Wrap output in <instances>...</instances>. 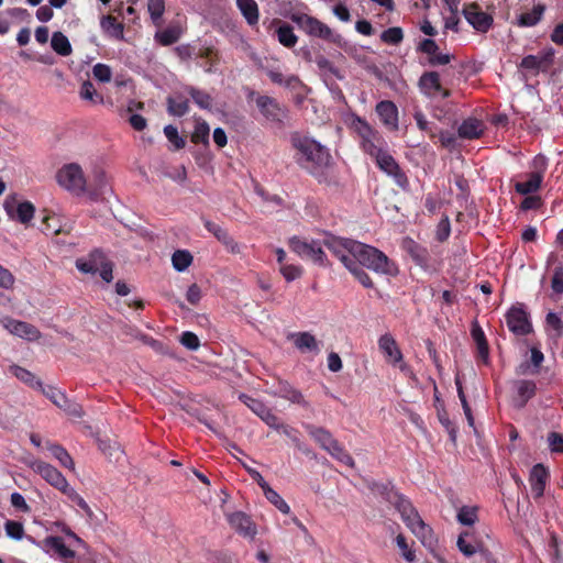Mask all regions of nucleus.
Wrapping results in <instances>:
<instances>
[{
    "mask_svg": "<svg viewBox=\"0 0 563 563\" xmlns=\"http://www.w3.org/2000/svg\"><path fill=\"white\" fill-rule=\"evenodd\" d=\"M516 391L518 405L523 406L534 395L536 384L532 380H519Z\"/></svg>",
    "mask_w": 563,
    "mask_h": 563,
    "instance_id": "obj_41",
    "label": "nucleus"
},
{
    "mask_svg": "<svg viewBox=\"0 0 563 563\" xmlns=\"http://www.w3.org/2000/svg\"><path fill=\"white\" fill-rule=\"evenodd\" d=\"M239 399L258 417L266 408L265 404L261 400L254 399L245 394H240Z\"/></svg>",
    "mask_w": 563,
    "mask_h": 563,
    "instance_id": "obj_61",
    "label": "nucleus"
},
{
    "mask_svg": "<svg viewBox=\"0 0 563 563\" xmlns=\"http://www.w3.org/2000/svg\"><path fill=\"white\" fill-rule=\"evenodd\" d=\"M209 134H210V126L209 124L202 120L197 119L195 124V130L191 134V142L195 144H209Z\"/></svg>",
    "mask_w": 563,
    "mask_h": 563,
    "instance_id": "obj_39",
    "label": "nucleus"
},
{
    "mask_svg": "<svg viewBox=\"0 0 563 563\" xmlns=\"http://www.w3.org/2000/svg\"><path fill=\"white\" fill-rule=\"evenodd\" d=\"M353 126L355 132L361 137V141L366 137L375 136V132H377L364 119L361 118H356V120H354Z\"/></svg>",
    "mask_w": 563,
    "mask_h": 563,
    "instance_id": "obj_57",
    "label": "nucleus"
},
{
    "mask_svg": "<svg viewBox=\"0 0 563 563\" xmlns=\"http://www.w3.org/2000/svg\"><path fill=\"white\" fill-rule=\"evenodd\" d=\"M291 145L296 150V163L319 181L324 177V169L331 163L329 150L309 136L295 133Z\"/></svg>",
    "mask_w": 563,
    "mask_h": 563,
    "instance_id": "obj_1",
    "label": "nucleus"
},
{
    "mask_svg": "<svg viewBox=\"0 0 563 563\" xmlns=\"http://www.w3.org/2000/svg\"><path fill=\"white\" fill-rule=\"evenodd\" d=\"M477 512L476 506H462L457 511L456 519L461 525L471 527L478 519Z\"/></svg>",
    "mask_w": 563,
    "mask_h": 563,
    "instance_id": "obj_44",
    "label": "nucleus"
},
{
    "mask_svg": "<svg viewBox=\"0 0 563 563\" xmlns=\"http://www.w3.org/2000/svg\"><path fill=\"white\" fill-rule=\"evenodd\" d=\"M198 56L205 59V62L201 64V67H203L206 73L212 74L216 71V65L220 60V56L217 51H214L212 47H206L199 51Z\"/></svg>",
    "mask_w": 563,
    "mask_h": 563,
    "instance_id": "obj_37",
    "label": "nucleus"
},
{
    "mask_svg": "<svg viewBox=\"0 0 563 563\" xmlns=\"http://www.w3.org/2000/svg\"><path fill=\"white\" fill-rule=\"evenodd\" d=\"M46 547L53 549L62 560H70L75 558V551L67 548L60 537H47L44 540Z\"/></svg>",
    "mask_w": 563,
    "mask_h": 563,
    "instance_id": "obj_32",
    "label": "nucleus"
},
{
    "mask_svg": "<svg viewBox=\"0 0 563 563\" xmlns=\"http://www.w3.org/2000/svg\"><path fill=\"white\" fill-rule=\"evenodd\" d=\"M57 184L75 196H81L86 191L87 180L82 168L76 163L65 164L56 173Z\"/></svg>",
    "mask_w": 563,
    "mask_h": 563,
    "instance_id": "obj_4",
    "label": "nucleus"
},
{
    "mask_svg": "<svg viewBox=\"0 0 563 563\" xmlns=\"http://www.w3.org/2000/svg\"><path fill=\"white\" fill-rule=\"evenodd\" d=\"M386 499L395 506L407 528L420 540L422 545L427 548L437 560L442 561L440 554L437 553L438 538L433 529L422 520L412 504L404 496L393 492L386 493Z\"/></svg>",
    "mask_w": 563,
    "mask_h": 563,
    "instance_id": "obj_2",
    "label": "nucleus"
},
{
    "mask_svg": "<svg viewBox=\"0 0 563 563\" xmlns=\"http://www.w3.org/2000/svg\"><path fill=\"white\" fill-rule=\"evenodd\" d=\"M385 141L379 132H375V136L366 137L361 141L363 151L371 157H375L382 151H384Z\"/></svg>",
    "mask_w": 563,
    "mask_h": 563,
    "instance_id": "obj_31",
    "label": "nucleus"
},
{
    "mask_svg": "<svg viewBox=\"0 0 563 563\" xmlns=\"http://www.w3.org/2000/svg\"><path fill=\"white\" fill-rule=\"evenodd\" d=\"M451 233V224L448 216H444L437 225L435 239L439 242H445Z\"/></svg>",
    "mask_w": 563,
    "mask_h": 563,
    "instance_id": "obj_60",
    "label": "nucleus"
},
{
    "mask_svg": "<svg viewBox=\"0 0 563 563\" xmlns=\"http://www.w3.org/2000/svg\"><path fill=\"white\" fill-rule=\"evenodd\" d=\"M236 7L250 26L258 23L260 10L255 0H236Z\"/></svg>",
    "mask_w": 563,
    "mask_h": 563,
    "instance_id": "obj_24",
    "label": "nucleus"
},
{
    "mask_svg": "<svg viewBox=\"0 0 563 563\" xmlns=\"http://www.w3.org/2000/svg\"><path fill=\"white\" fill-rule=\"evenodd\" d=\"M373 158L375 159L378 168L385 172L387 175H389L394 169H396L397 166H399L395 158L385 150Z\"/></svg>",
    "mask_w": 563,
    "mask_h": 563,
    "instance_id": "obj_46",
    "label": "nucleus"
},
{
    "mask_svg": "<svg viewBox=\"0 0 563 563\" xmlns=\"http://www.w3.org/2000/svg\"><path fill=\"white\" fill-rule=\"evenodd\" d=\"M419 87L427 96L441 93L443 98L450 96V90L443 89L440 82V76L437 71H426L419 79Z\"/></svg>",
    "mask_w": 563,
    "mask_h": 563,
    "instance_id": "obj_17",
    "label": "nucleus"
},
{
    "mask_svg": "<svg viewBox=\"0 0 563 563\" xmlns=\"http://www.w3.org/2000/svg\"><path fill=\"white\" fill-rule=\"evenodd\" d=\"M307 430L309 434L320 444V446L327 452L330 451L333 445L338 442L332 434L323 429L313 426H308Z\"/></svg>",
    "mask_w": 563,
    "mask_h": 563,
    "instance_id": "obj_28",
    "label": "nucleus"
},
{
    "mask_svg": "<svg viewBox=\"0 0 563 563\" xmlns=\"http://www.w3.org/2000/svg\"><path fill=\"white\" fill-rule=\"evenodd\" d=\"M102 258H103L102 253L99 250H95L93 252L90 253L89 260H87V261L77 260L76 267L81 273L96 274L99 271L98 260H102Z\"/></svg>",
    "mask_w": 563,
    "mask_h": 563,
    "instance_id": "obj_36",
    "label": "nucleus"
},
{
    "mask_svg": "<svg viewBox=\"0 0 563 563\" xmlns=\"http://www.w3.org/2000/svg\"><path fill=\"white\" fill-rule=\"evenodd\" d=\"M203 225L229 253L240 254L242 252L243 246L234 240L227 229L210 220H205Z\"/></svg>",
    "mask_w": 563,
    "mask_h": 563,
    "instance_id": "obj_12",
    "label": "nucleus"
},
{
    "mask_svg": "<svg viewBox=\"0 0 563 563\" xmlns=\"http://www.w3.org/2000/svg\"><path fill=\"white\" fill-rule=\"evenodd\" d=\"M189 96L192 98L195 103L200 107L201 109H210L212 104V98L211 96L202 90H199L195 87H190L188 89Z\"/></svg>",
    "mask_w": 563,
    "mask_h": 563,
    "instance_id": "obj_53",
    "label": "nucleus"
},
{
    "mask_svg": "<svg viewBox=\"0 0 563 563\" xmlns=\"http://www.w3.org/2000/svg\"><path fill=\"white\" fill-rule=\"evenodd\" d=\"M463 14L467 22L479 32L489 30L493 19L490 15L482 11L477 3H468L463 9Z\"/></svg>",
    "mask_w": 563,
    "mask_h": 563,
    "instance_id": "obj_14",
    "label": "nucleus"
},
{
    "mask_svg": "<svg viewBox=\"0 0 563 563\" xmlns=\"http://www.w3.org/2000/svg\"><path fill=\"white\" fill-rule=\"evenodd\" d=\"M10 372L21 382L27 384L29 386L33 388H37L42 391V388H44L43 383L35 377L33 373L30 371L20 367L18 365L10 366Z\"/></svg>",
    "mask_w": 563,
    "mask_h": 563,
    "instance_id": "obj_34",
    "label": "nucleus"
},
{
    "mask_svg": "<svg viewBox=\"0 0 563 563\" xmlns=\"http://www.w3.org/2000/svg\"><path fill=\"white\" fill-rule=\"evenodd\" d=\"M386 362L387 364L399 368L404 374L415 377L412 371L405 363L402 354H386Z\"/></svg>",
    "mask_w": 563,
    "mask_h": 563,
    "instance_id": "obj_58",
    "label": "nucleus"
},
{
    "mask_svg": "<svg viewBox=\"0 0 563 563\" xmlns=\"http://www.w3.org/2000/svg\"><path fill=\"white\" fill-rule=\"evenodd\" d=\"M542 180V175L530 172L526 175V179L518 181L515 187L517 192L521 195H530L538 191Z\"/></svg>",
    "mask_w": 563,
    "mask_h": 563,
    "instance_id": "obj_27",
    "label": "nucleus"
},
{
    "mask_svg": "<svg viewBox=\"0 0 563 563\" xmlns=\"http://www.w3.org/2000/svg\"><path fill=\"white\" fill-rule=\"evenodd\" d=\"M345 268L355 277V279L365 288H373L374 283L369 275L364 269L365 267H362L356 263L355 260H353Z\"/></svg>",
    "mask_w": 563,
    "mask_h": 563,
    "instance_id": "obj_40",
    "label": "nucleus"
},
{
    "mask_svg": "<svg viewBox=\"0 0 563 563\" xmlns=\"http://www.w3.org/2000/svg\"><path fill=\"white\" fill-rule=\"evenodd\" d=\"M549 449L552 453H563V434L550 432L547 438Z\"/></svg>",
    "mask_w": 563,
    "mask_h": 563,
    "instance_id": "obj_64",
    "label": "nucleus"
},
{
    "mask_svg": "<svg viewBox=\"0 0 563 563\" xmlns=\"http://www.w3.org/2000/svg\"><path fill=\"white\" fill-rule=\"evenodd\" d=\"M29 466L63 494L70 487L64 475L53 465L40 460H33L29 462Z\"/></svg>",
    "mask_w": 563,
    "mask_h": 563,
    "instance_id": "obj_9",
    "label": "nucleus"
},
{
    "mask_svg": "<svg viewBox=\"0 0 563 563\" xmlns=\"http://www.w3.org/2000/svg\"><path fill=\"white\" fill-rule=\"evenodd\" d=\"M333 457L339 460L340 462L349 465L351 467L354 466L353 457L336 442L333 448L328 451Z\"/></svg>",
    "mask_w": 563,
    "mask_h": 563,
    "instance_id": "obj_59",
    "label": "nucleus"
},
{
    "mask_svg": "<svg viewBox=\"0 0 563 563\" xmlns=\"http://www.w3.org/2000/svg\"><path fill=\"white\" fill-rule=\"evenodd\" d=\"M5 327L10 333L27 341H35L41 336L37 328L24 321L9 320Z\"/></svg>",
    "mask_w": 563,
    "mask_h": 563,
    "instance_id": "obj_19",
    "label": "nucleus"
},
{
    "mask_svg": "<svg viewBox=\"0 0 563 563\" xmlns=\"http://www.w3.org/2000/svg\"><path fill=\"white\" fill-rule=\"evenodd\" d=\"M275 395L285 399H288L292 404H298L303 407L308 406V402L305 400L302 394L291 387L288 383H280Z\"/></svg>",
    "mask_w": 563,
    "mask_h": 563,
    "instance_id": "obj_29",
    "label": "nucleus"
},
{
    "mask_svg": "<svg viewBox=\"0 0 563 563\" xmlns=\"http://www.w3.org/2000/svg\"><path fill=\"white\" fill-rule=\"evenodd\" d=\"M265 71L272 82L276 85L285 86L287 88H295L300 84V79L296 75H289L287 78H285L279 70L266 68Z\"/></svg>",
    "mask_w": 563,
    "mask_h": 563,
    "instance_id": "obj_38",
    "label": "nucleus"
},
{
    "mask_svg": "<svg viewBox=\"0 0 563 563\" xmlns=\"http://www.w3.org/2000/svg\"><path fill=\"white\" fill-rule=\"evenodd\" d=\"M172 263L177 272H184L191 265L192 255L186 250H177L172 256Z\"/></svg>",
    "mask_w": 563,
    "mask_h": 563,
    "instance_id": "obj_45",
    "label": "nucleus"
},
{
    "mask_svg": "<svg viewBox=\"0 0 563 563\" xmlns=\"http://www.w3.org/2000/svg\"><path fill=\"white\" fill-rule=\"evenodd\" d=\"M92 74L100 82H109L112 77L111 68L102 63H98L92 67Z\"/></svg>",
    "mask_w": 563,
    "mask_h": 563,
    "instance_id": "obj_62",
    "label": "nucleus"
},
{
    "mask_svg": "<svg viewBox=\"0 0 563 563\" xmlns=\"http://www.w3.org/2000/svg\"><path fill=\"white\" fill-rule=\"evenodd\" d=\"M404 249L411 256V258L417 265L423 268H427L429 266L430 254L424 246H421L412 239H406L404 241Z\"/></svg>",
    "mask_w": 563,
    "mask_h": 563,
    "instance_id": "obj_21",
    "label": "nucleus"
},
{
    "mask_svg": "<svg viewBox=\"0 0 563 563\" xmlns=\"http://www.w3.org/2000/svg\"><path fill=\"white\" fill-rule=\"evenodd\" d=\"M180 37V32L175 27H167L155 34V40L163 46L175 44Z\"/></svg>",
    "mask_w": 563,
    "mask_h": 563,
    "instance_id": "obj_50",
    "label": "nucleus"
},
{
    "mask_svg": "<svg viewBox=\"0 0 563 563\" xmlns=\"http://www.w3.org/2000/svg\"><path fill=\"white\" fill-rule=\"evenodd\" d=\"M549 477L548 470L542 464L533 466L530 473V487L534 497L539 498L543 495L545 484Z\"/></svg>",
    "mask_w": 563,
    "mask_h": 563,
    "instance_id": "obj_20",
    "label": "nucleus"
},
{
    "mask_svg": "<svg viewBox=\"0 0 563 563\" xmlns=\"http://www.w3.org/2000/svg\"><path fill=\"white\" fill-rule=\"evenodd\" d=\"M79 95L81 99L89 100L93 103L103 102V97L97 92L93 84L89 80L82 82Z\"/></svg>",
    "mask_w": 563,
    "mask_h": 563,
    "instance_id": "obj_52",
    "label": "nucleus"
},
{
    "mask_svg": "<svg viewBox=\"0 0 563 563\" xmlns=\"http://www.w3.org/2000/svg\"><path fill=\"white\" fill-rule=\"evenodd\" d=\"M100 26L109 36L115 40H123L124 26L115 16L111 14L103 15L100 21Z\"/></svg>",
    "mask_w": 563,
    "mask_h": 563,
    "instance_id": "obj_26",
    "label": "nucleus"
},
{
    "mask_svg": "<svg viewBox=\"0 0 563 563\" xmlns=\"http://www.w3.org/2000/svg\"><path fill=\"white\" fill-rule=\"evenodd\" d=\"M545 7L542 4H537L533 7L531 11L523 12L519 16V25L521 26H533L536 25L542 18Z\"/></svg>",
    "mask_w": 563,
    "mask_h": 563,
    "instance_id": "obj_42",
    "label": "nucleus"
},
{
    "mask_svg": "<svg viewBox=\"0 0 563 563\" xmlns=\"http://www.w3.org/2000/svg\"><path fill=\"white\" fill-rule=\"evenodd\" d=\"M290 19L310 36L319 37L331 43H338L341 38L339 34H334L327 24L314 16L306 13H295Z\"/></svg>",
    "mask_w": 563,
    "mask_h": 563,
    "instance_id": "obj_7",
    "label": "nucleus"
},
{
    "mask_svg": "<svg viewBox=\"0 0 563 563\" xmlns=\"http://www.w3.org/2000/svg\"><path fill=\"white\" fill-rule=\"evenodd\" d=\"M4 528L8 537L14 540H21L23 538L24 529L21 522L8 520Z\"/></svg>",
    "mask_w": 563,
    "mask_h": 563,
    "instance_id": "obj_63",
    "label": "nucleus"
},
{
    "mask_svg": "<svg viewBox=\"0 0 563 563\" xmlns=\"http://www.w3.org/2000/svg\"><path fill=\"white\" fill-rule=\"evenodd\" d=\"M164 134L176 150H181L186 146V141L183 136L179 135L176 126L172 124L166 125L164 128Z\"/></svg>",
    "mask_w": 563,
    "mask_h": 563,
    "instance_id": "obj_56",
    "label": "nucleus"
},
{
    "mask_svg": "<svg viewBox=\"0 0 563 563\" xmlns=\"http://www.w3.org/2000/svg\"><path fill=\"white\" fill-rule=\"evenodd\" d=\"M471 335L477 345V352H488V342L485 333L476 320L472 322Z\"/></svg>",
    "mask_w": 563,
    "mask_h": 563,
    "instance_id": "obj_47",
    "label": "nucleus"
},
{
    "mask_svg": "<svg viewBox=\"0 0 563 563\" xmlns=\"http://www.w3.org/2000/svg\"><path fill=\"white\" fill-rule=\"evenodd\" d=\"M375 110L385 126L393 131L398 130V108L393 101H379Z\"/></svg>",
    "mask_w": 563,
    "mask_h": 563,
    "instance_id": "obj_16",
    "label": "nucleus"
},
{
    "mask_svg": "<svg viewBox=\"0 0 563 563\" xmlns=\"http://www.w3.org/2000/svg\"><path fill=\"white\" fill-rule=\"evenodd\" d=\"M545 331L554 340L563 335V320L555 312H548L545 317Z\"/></svg>",
    "mask_w": 563,
    "mask_h": 563,
    "instance_id": "obj_33",
    "label": "nucleus"
},
{
    "mask_svg": "<svg viewBox=\"0 0 563 563\" xmlns=\"http://www.w3.org/2000/svg\"><path fill=\"white\" fill-rule=\"evenodd\" d=\"M506 321L509 330L517 335H526L532 331L529 316L522 308L512 307L506 316Z\"/></svg>",
    "mask_w": 563,
    "mask_h": 563,
    "instance_id": "obj_13",
    "label": "nucleus"
},
{
    "mask_svg": "<svg viewBox=\"0 0 563 563\" xmlns=\"http://www.w3.org/2000/svg\"><path fill=\"white\" fill-rule=\"evenodd\" d=\"M353 258L358 265L376 274L395 276L398 273L397 265L384 252L362 242L354 249Z\"/></svg>",
    "mask_w": 563,
    "mask_h": 563,
    "instance_id": "obj_3",
    "label": "nucleus"
},
{
    "mask_svg": "<svg viewBox=\"0 0 563 563\" xmlns=\"http://www.w3.org/2000/svg\"><path fill=\"white\" fill-rule=\"evenodd\" d=\"M287 339L294 343V346L298 350H310L317 351L319 350L318 342L316 338L309 332H295L289 333Z\"/></svg>",
    "mask_w": 563,
    "mask_h": 563,
    "instance_id": "obj_25",
    "label": "nucleus"
},
{
    "mask_svg": "<svg viewBox=\"0 0 563 563\" xmlns=\"http://www.w3.org/2000/svg\"><path fill=\"white\" fill-rule=\"evenodd\" d=\"M46 448L52 455L60 463L62 466L69 471H75V463L69 453L59 444L46 443Z\"/></svg>",
    "mask_w": 563,
    "mask_h": 563,
    "instance_id": "obj_30",
    "label": "nucleus"
},
{
    "mask_svg": "<svg viewBox=\"0 0 563 563\" xmlns=\"http://www.w3.org/2000/svg\"><path fill=\"white\" fill-rule=\"evenodd\" d=\"M42 393L53 401L55 406L59 409L64 410L68 416L74 418H81L84 416L82 407L69 400L62 391L58 389L47 386L42 388Z\"/></svg>",
    "mask_w": 563,
    "mask_h": 563,
    "instance_id": "obj_11",
    "label": "nucleus"
},
{
    "mask_svg": "<svg viewBox=\"0 0 563 563\" xmlns=\"http://www.w3.org/2000/svg\"><path fill=\"white\" fill-rule=\"evenodd\" d=\"M289 246L292 252L298 254L303 260L311 261L321 267H329L331 265L327 254L322 250V241H307L298 236H292L289 240Z\"/></svg>",
    "mask_w": 563,
    "mask_h": 563,
    "instance_id": "obj_5",
    "label": "nucleus"
},
{
    "mask_svg": "<svg viewBox=\"0 0 563 563\" xmlns=\"http://www.w3.org/2000/svg\"><path fill=\"white\" fill-rule=\"evenodd\" d=\"M168 113L175 117H183L189 111V101L183 97L167 99Z\"/></svg>",
    "mask_w": 563,
    "mask_h": 563,
    "instance_id": "obj_43",
    "label": "nucleus"
},
{
    "mask_svg": "<svg viewBox=\"0 0 563 563\" xmlns=\"http://www.w3.org/2000/svg\"><path fill=\"white\" fill-rule=\"evenodd\" d=\"M358 241L335 236L333 234H325L322 244L327 247L342 264L347 266L354 258V249H356Z\"/></svg>",
    "mask_w": 563,
    "mask_h": 563,
    "instance_id": "obj_8",
    "label": "nucleus"
},
{
    "mask_svg": "<svg viewBox=\"0 0 563 563\" xmlns=\"http://www.w3.org/2000/svg\"><path fill=\"white\" fill-rule=\"evenodd\" d=\"M544 354H531L529 362H523L518 367V373L522 375L536 374L544 360Z\"/></svg>",
    "mask_w": 563,
    "mask_h": 563,
    "instance_id": "obj_51",
    "label": "nucleus"
},
{
    "mask_svg": "<svg viewBox=\"0 0 563 563\" xmlns=\"http://www.w3.org/2000/svg\"><path fill=\"white\" fill-rule=\"evenodd\" d=\"M228 520L230 526L245 538L253 539L257 533L256 525L242 511H235L229 515Z\"/></svg>",
    "mask_w": 563,
    "mask_h": 563,
    "instance_id": "obj_15",
    "label": "nucleus"
},
{
    "mask_svg": "<svg viewBox=\"0 0 563 563\" xmlns=\"http://www.w3.org/2000/svg\"><path fill=\"white\" fill-rule=\"evenodd\" d=\"M413 118H415V121H416L419 130L428 133L431 139L437 137V135H438L437 125L429 122L427 120L426 115L421 111L415 112Z\"/></svg>",
    "mask_w": 563,
    "mask_h": 563,
    "instance_id": "obj_54",
    "label": "nucleus"
},
{
    "mask_svg": "<svg viewBox=\"0 0 563 563\" xmlns=\"http://www.w3.org/2000/svg\"><path fill=\"white\" fill-rule=\"evenodd\" d=\"M4 209L11 219L19 221L22 224H27L34 217L35 207L30 201H23L14 207L13 203L5 201Z\"/></svg>",
    "mask_w": 563,
    "mask_h": 563,
    "instance_id": "obj_18",
    "label": "nucleus"
},
{
    "mask_svg": "<svg viewBox=\"0 0 563 563\" xmlns=\"http://www.w3.org/2000/svg\"><path fill=\"white\" fill-rule=\"evenodd\" d=\"M554 63V51L552 48L543 49L537 55L525 56L518 65L522 77L528 80L538 76L540 73H549Z\"/></svg>",
    "mask_w": 563,
    "mask_h": 563,
    "instance_id": "obj_6",
    "label": "nucleus"
},
{
    "mask_svg": "<svg viewBox=\"0 0 563 563\" xmlns=\"http://www.w3.org/2000/svg\"><path fill=\"white\" fill-rule=\"evenodd\" d=\"M267 500H269L279 511L287 515L290 511L288 504L269 485L263 489Z\"/></svg>",
    "mask_w": 563,
    "mask_h": 563,
    "instance_id": "obj_49",
    "label": "nucleus"
},
{
    "mask_svg": "<svg viewBox=\"0 0 563 563\" xmlns=\"http://www.w3.org/2000/svg\"><path fill=\"white\" fill-rule=\"evenodd\" d=\"M272 25H277L275 34L277 36L278 42L283 46L287 48H292L297 44L298 36L294 33V29L291 25H289L286 22H283L279 19L273 20Z\"/></svg>",
    "mask_w": 563,
    "mask_h": 563,
    "instance_id": "obj_22",
    "label": "nucleus"
},
{
    "mask_svg": "<svg viewBox=\"0 0 563 563\" xmlns=\"http://www.w3.org/2000/svg\"><path fill=\"white\" fill-rule=\"evenodd\" d=\"M484 131V124L476 118H467L457 129V135L461 139H478Z\"/></svg>",
    "mask_w": 563,
    "mask_h": 563,
    "instance_id": "obj_23",
    "label": "nucleus"
},
{
    "mask_svg": "<svg viewBox=\"0 0 563 563\" xmlns=\"http://www.w3.org/2000/svg\"><path fill=\"white\" fill-rule=\"evenodd\" d=\"M260 112L271 122L282 123L287 110L273 97L258 95L255 99Z\"/></svg>",
    "mask_w": 563,
    "mask_h": 563,
    "instance_id": "obj_10",
    "label": "nucleus"
},
{
    "mask_svg": "<svg viewBox=\"0 0 563 563\" xmlns=\"http://www.w3.org/2000/svg\"><path fill=\"white\" fill-rule=\"evenodd\" d=\"M51 46L60 56H69L73 52L68 37L62 32L53 33Z\"/></svg>",
    "mask_w": 563,
    "mask_h": 563,
    "instance_id": "obj_35",
    "label": "nucleus"
},
{
    "mask_svg": "<svg viewBox=\"0 0 563 563\" xmlns=\"http://www.w3.org/2000/svg\"><path fill=\"white\" fill-rule=\"evenodd\" d=\"M404 40V31L399 26H391L383 31L380 41L388 45H399Z\"/></svg>",
    "mask_w": 563,
    "mask_h": 563,
    "instance_id": "obj_48",
    "label": "nucleus"
},
{
    "mask_svg": "<svg viewBox=\"0 0 563 563\" xmlns=\"http://www.w3.org/2000/svg\"><path fill=\"white\" fill-rule=\"evenodd\" d=\"M454 186L457 189L456 198L460 203H464L467 201V197L470 194V186L467 179L460 174L454 175Z\"/></svg>",
    "mask_w": 563,
    "mask_h": 563,
    "instance_id": "obj_55",
    "label": "nucleus"
}]
</instances>
